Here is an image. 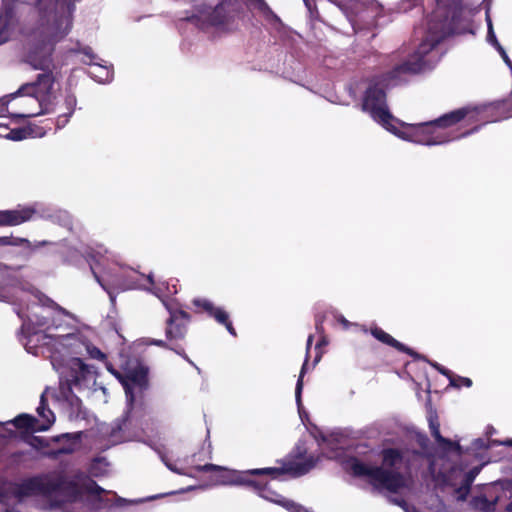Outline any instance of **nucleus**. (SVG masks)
Here are the masks:
<instances>
[{"label":"nucleus","instance_id":"obj_22","mask_svg":"<svg viewBox=\"0 0 512 512\" xmlns=\"http://www.w3.org/2000/svg\"><path fill=\"white\" fill-rule=\"evenodd\" d=\"M161 460L170 471L179 475L194 477L193 474L188 471V467L184 465L178 466L176 462H172L166 455H161Z\"/></svg>","mask_w":512,"mask_h":512},{"label":"nucleus","instance_id":"obj_41","mask_svg":"<svg viewBox=\"0 0 512 512\" xmlns=\"http://www.w3.org/2000/svg\"><path fill=\"white\" fill-rule=\"evenodd\" d=\"M59 313H61V314L65 315V316H68V317H69V318H71L72 320H75V318H74L72 315H70L69 313L65 312L63 309H60V310H59Z\"/></svg>","mask_w":512,"mask_h":512},{"label":"nucleus","instance_id":"obj_43","mask_svg":"<svg viewBox=\"0 0 512 512\" xmlns=\"http://www.w3.org/2000/svg\"><path fill=\"white\" fill-rule=\"evenodd\" d=\"M396 504L402 506L405 510V512H409L408 509L405 507V502L404 501H396Z\"/></svg>","mask_w":512,"mask_h":512},{"label":"nucleus","instance_id":"obj_8","mask_svg":"<svg viewBox=\"0 0 512 512\" xmlns=\"http://www.w3.org/2000/svg\"><path fill=\"white\" fill-rule=\"evenodd\" d=\"M343 468L353 476L368 480L378 489L400 492L408 487L409 479L404 475L408 464L403 455L395 449L383 452V467L369 465L357 458L349 457L343 461Z\"/></svg>","mask_w":512,"mask_h":512},{"label":"nucleus","instance_id":"obj_19","mask_svg":"<svg viewBox=\"0 0 512 512\" xmlns=\"http://www.w3.org/2000/svg\"><path fill=\"white\" fill-rule=\"evenodd\" d=\"M193 304L207 312L209 316L213 317L217 322H225L228 318V313L220 307H215L214 304L205 298H196Z\"/></svg>","mask_w":512,"mask_h":512},{"label":"nucleus","instance_id":"obj_36","mask_svg":"<svg viewBox=\"0 0 512 512\" xmlns=\"http://www.w3.org/2000/svg\"><path fill=\"white\" fill-rule=\"evenodd\" d=\"M219 323H220V324H223V325L226 327L227 331H228L231 335H233V336H235V335H236L235 329L233 328L232 323L229 321V317H228V318H226V321H225V322H219Z\"/></svg>","mask_w":512,"mask_h":512},{"label":"nucleus","instance_id":"obj_30","mask_svg":"<svg viewBox=\"0 0 512 512\" xmlns=\"http://www.w3.org/2000/svg\"><path fill=\"white\" fill-rule=\"evenodd\" d=\"M450 385L456 388H460L461 386L470 387L472 385V381L466 377H452L450 381Z\"/></svg>","mask_w":512,"mask_h":512},{"label":"nucleus","instance_id":"obj_28","mask_svg":"<svg viewBox=\"0 0 512 512\" xmlns=\"http://www.w3.org/2000/svg\"><path fill=\"white\" fill-rule=\"evenodd\" d=\"M486 22H487V27H488V34H487V40L489 43H491L495 48L498 47V45H500V43L498 42L497 38H496V35L494 33V30H493V25H492V21H491V18H490V15H489V10L487 9L486 11Z\"/></svg>","mask_w":512,"mask_h":512},{"label":"nucleus","instance_id":"obj_47","mask_svg":"<svg viewBox=\"0 0 512 512\" xmlns=\"http://www.w3.org/2000/svg\"><path fill=\"white\" fill-rule=\"evenodd\" d=\"M46 243H47V242H45V241H44V242H39V243L37 244V246L45 245Z\"/></svg>","mask_w":512,"mask_h":512},{"label":"nucleus","instance_id":"obj_31","mask_svg":"<svg viewBox=\"0 0 512 512\" xmlns=\"http://www.w3.org/2000/svg\"><path fill=\"white\" fill-rule=\"evenodd\" d=\"M335 319L337 322H339L345 330L349 329L352 326H355L356 324L349 322L343 315H336Z\"/></svg>","mask_w":512,"mask_h":512},{"label":"nucleus","instance_id":"obj_6","mask_svg":"<svg viewBox=\"0 0 512 512\" xmlns=\"http://www.w3.org/2000/svg\"><path fill=\"white\" fill-rule=\"evenodd\" d=\"M54 78L39 74L35 82L23 84L15 93L0 98V116L8 114L14 123L51 113L55 106Z\"/></svg>","mask_w":512,"mask_h":512},{"label":"nucleus","instance_id":"obj_7","mask_svg":"<svg viewBox=\"0 0 512 512\" xmlns=\"http://www.w3.org/2000/svg\"><path fill=\"white\" fill-rule=\"evenodd\" d=\"M194 469L200 472H208L212 470L218 471L219 474L215 476L213 481V485L215 486H251L261 498L278 504L290 512H308L301 506H298L294 502L282 497L272 488L270 482L264 480L263 477L265 476H269L272 481L276 480L284 473L283 468L269 467L238 471L214 464H205L202 466H195Z\"/></svg>","mask_w":512,"mask_h":512},{"label":"nucleus","instance_id":"obj_29","mask_svg":"<svg viewBox=\"0 0 512 512\" xmlns=\"http://www.w3.org/2000/svg\"><path fill=\"white\" fill-rule=\"evenodd\" d=\"M317 460L314 459L313 456H310L305 463H297V473L298 474H305L307 473L311 468H313L316 464Z\"/></svg>","mask_w":512,"mask_h":512},{"label":"nucleus","instance_id":"obj_26","mask_svg":"<svg viewBox=\"0 0 512 512\" xmlns=\"http://www.w3.org/2000/svg\"><path fill=\"white\" fill-rule=\"evenodd\" d=\"M496 444L499 443L494 440H489L488 438H477L472 442L470 449L473 452H478L483 449H488Z\"/></svg>","mask_w":512,"mask_h":512},{"label":"nucleus","instance_id":"obj_35","mask_svg":"<svg viewBox=\"0 0 512 512\" xmlns=\"http://www.w3.org/2000/svg\"><path fill=\"white\" fill-rule=\"evenodd\" d=\"M123 429L122 425H117L116 428L112 429L111 437L113 443H118L122 439L117 436V431H121Z\"/></svg>","mask_w":512,"mask_h":512},{"label":"nucleus","instance_id":"obj_42","mask_svg":"<svg viewBox=\"0 0 512 512\" xmlns=\"http://www.w3.org/2000/svg\"><path fill=\"white\" fill-rule=\"evenodd\" d=\"M312 341H313V336L310 335L307 339V349L310 348L311 344H312Z\"/></svg>","mask_w":512,"mask_h":512},{"label":"nucleus","instance_id":"obj_5","mask_svg":"<svg viewBox=\"0 0 512 512\" xmlns=\"http://www.w3.org/2000/svg\"><path fill=\"white\" fill-rule=\"evenodd\" d=\"M88 257L92 273L114 301V290L148 289L161 299L160 289L154 286L152 275L145 276L136 270L123 267L118 255L102 244L89 248Z\"/></svg>","mask_w":512,"mask_h":512},{"label":"nucleus","instance_id":"obj_4","mask_svg":"<svg viewBox=\"0 0 512 512\" xmlns=\"http://www.w3.org/2000/svg\"><path fill=\"white\" fill-rule=\"evenodd\" d=\"M437 9L429 20L426 38L396 72L419 73L431 69L438 57L433 49L447 34L473 16L474 10L463 6L461 0H436Z\"/></svg>","mask_w":512,"mask_h":512},{"label":"nucleus","instance_id":"obj_11","mask_svg":"<svg viewBox=\"0 0 512 512\" xmlns=\"http://www.w3.org/2000/svg\"><path fill=\"white\" fill-rule=\"evenodd\" d=\"M108 370L120 381L122 384L128 405H132L135 398L140 395L147 387L148 370L138 361H131L123 368V372L117 371L111 367Z\"/></svg>","mask_w":512,"mask_h":512},{"label":"nucleus","instance_id":"obj_23","mask_svg":"<svg viewBox=\"0 0 512 512\" xmlns=\"http://www.w3.org/2000/svg\"><path fill=\"white\" fill-rule=\"evenodd\" d=\"M250 6L261 12L268 19L278 20L277 16L271 11L264 0H248Z\"/></svg>","mask_w":512,"mask_h":512},{"label":"nucleus","instance_id":"obj_25","mask_svg":"<svg viewBox=\"0 0 512 512\" xmlns=\"http://www.w3.org/2000/svg\"><path fill=\"white\" fill-rule=\"evenodd\" d=\"M24 246L29 247L30 243L25 238H18L13 236H2L0 237V246Z\"/></svg>","mask_w":512,"mask_h":512},{"label":"nucleus","instance_id":"obj_15","mask_svg":"<svg viewBox=\"0 0 512 512\" xmlns=\"http://www.w3.org/2000/svg\"><path fill=\"white\" fill-rule=\"evenodd\" d=\"M429 426L433 437L435 438L438 448L442 455L439 457L456 456L459 457L461 454V447L458 443L450 441L440 434V425L438 421L430 418Z\"/></svg>","mask_w":512,"mask_h":512},{"label":"nucleus","instance_id":"obj_2","mask_svg":"<svg viewBox=\"0 0 512 512\" xmlns=\"http://www.w3.org/2000/svg\"><path fill=\"white\" fill-rule=\"evenodd\" d=\"M493 108V105L483 108L466 107L447 113L431 122L408 124L400 122L390 113L385 92L378 84H369L362 101V110L387 131L402 140L426 146L442 145L470 134L476 128L457 134L456 126L460 122L470 124L483 120V114Z\"/></svg>","mask_w":512,"mask_h":512},{"label":"nucleus","instance_id":"obj_24","mask_svg":"<svg viewBox=\"0 0 512 512\" xmlns=\"http://www.w3.org/2000/svg\"><path fill=\"white\" fill-rule=\"evenodd\" d=\"M304 373H305V364H303V366H302L301 373H300V376L298 378V381H297V384H296V389H295V398H296L298 412H299V415H300L301 419H303V413H304L302 402H301V394H302V389H303V375H304Z\"/></svg>","mask_w":512,"mask_h":512},{"label":"nucleus","instance_id":"obj_1","mask_svg":"<svg viewBox=\"0 0 512 512\" xmlns=\"http://www.w3.org/2000/svg\"><path fill=\"white\" fill-rule=\"evenodd\" d=\"M50 314L47 308L35 305L25 316L20 341L26 351L38 355L47 346L53 353L51 363L54 369L69 388L93 380V366L85 364L79 357H71L66 364H62L58 361V355H83L85 352L90 358L103 361L105 354L92 345L82 332L74 327L62 326Z\"/></svg>","mask_w":512,"mask_h":512},{"label":"nucleus","instance_id":"obj_18","mask_svg":"<svg viewBox=\"0 0 512 512\" xmlns=\"http://www.w3.org/2000/svg\"><path fill=\"white\" fill-rule=\"evenodd\" d=\"M193 304L207 312L209 316L213 317L217 322H225L228 318V313L220 307H215L214 304L205 298H196Z\"/></svg>","mask_w":512,"mask_h":512},{"label":"nucleus","instance_id":"obj_34","mask_svg":"<svg viewBox=\"0 0 512 512\" xmlns=\"http://www.w3.org/2000/svg\"><path fill=\"white\" fill-rule=\"evenodd\" d=\"M432 366L435 369H437L441 374L447 376L449 378V381H451V378L453 377V375L451 374V372L449 370H447L446 368L442 367L438 363H433Z\"/></svg>","mask_w":512,"mask_h":512},{"label":"nucleus","instance_id":"obj_39","mask_svg":"<svg viewBox=\"0 0 512 512\" xmlns=\"http://www.w3.org/2000/svg\"><path fill=\"white\" fill-rule=\"evenodd\" d=\"M147 344H154V345H157V346H165V342L163 340H152V339H148L146 341Z\"/></svg>","mask_w":512,"mask_h":512},{"label":"nucleus","instance_id":"obj_48","mask_svg":"<svg viewBox=\"0 0 512 512\" xmlns=\"http://www.w3.org/2000/svg\"><path fill=\"white\" fill-rule=\"evenodd\" d=\"M505 444L512 446V440L505 442Z\"/></svg>","mask_w":512,"mask_h":512},{"label":"nucleus","instance_id":"obj_44","mask_svg":"<svg viewBox=\"0 0 512 512\" xmlns=\"http://www.w3.org/2000/svg\"><path fill=\"white\" fill-rule=\"evenodd\" d=\"M303 1H304V3H305L306 7H307L309 10H311V3H310V1H309V0H303Z\"/></svg>","mask_w":512,"mask_h":512},{"label":"nucleus","instance_id":"obj_12","mask_svg":"<svg viewBox=\"0 0 512 512\" xmlns=\"http://www.w3.org/2000/svg\"><path fill=\"white\" fill-rule=\"evenodd\" d=\"M163 305L170 314L167 321L166 336L169 340H177L184 338L186 334V326L189 322V315L178 309L174 301L161 298Z\"/></svg>","mask_w":512,"mask_h":512},{"label":"nucleus","instance_id":"obj_27","mask_svg":"<svg viewBox=\"0 0 512 512\" xmlns=\"http://www.w3.org/2000/svg\"><path fill=\"white\" fill-rule=\"evenodd\" d=\"M77 104L76 97L72 94H69L65 98V105L67 112L64 113L65 119L63 120V124H65L68 121V118L73 114L75 107Z\"/></svg>","mask_w":512,"mask_h":512},{"label":"nucleus","instance_id":"obj_46","mask_svg":"<svg viewBox=\"0 0 512 512\" xmlns=\"http://www.w3.org/2000/svg\"><path fill=\"white\" fill-rule=\"evenodd\" d=\"M326 343H327V342H326V340L323 338V339L320 341V343H318V346H319V345H322V344H326Z\"/></svg>","mask_w":512,"mask_h":512},{"label":"nucleus","instance_id":"obj_9","mask_svg":"<svg viewBox=\"0 0 512 512\" xmlns=\"http://www.w3.org/2000/svg\"><path fill=\"white\" fill-rule=\"evenodd\" d=\"M452 457L457 458L456 456L432 458L429 461V472L437 485L453 487L457 498L464 500L480 468L476 467L465 472L463 468L451 463Z\"/></svg>","mask_w":512,"mask_h":512},{"label":"nucleus","instance_id":"obj_21","mask_svg":"<svg viewBox=\"0 0 512 512\" xmlns=\"http://www.w3.org/2000/svg\"><path fill=\"white\" fill-rule=\"evenodd\" d=\"M12 21V10L6 8L5 11H0V44L7 41Z\"/></svg>","mask_w":512,"mask_h":512},{"label":"nucleus","instance_id":"obj_33","mask_svg":"<svg viewBox=\"0 0 512 512\" xmlns=\"http://www.w3.org/2000/svg\"><path fill=\"white\" fill-rule=\"evenodd\" d=\"M498 50V52L500 53L502 59L504 60V62L510 67V69L512 70V62L511 60L509 59L507 53L505 52L504 48L501 46V45H498V47L496 48Z\"/></svg>","mask_w":512,"mask_h":512},{"label":"nucleus","instance_id":"obj_17","mask_svg":"<svg viewBox=\"0 0 512 512\" xmlns=\"http://www.w3.org/2000/svg\"><path fill=\"white\" fill-rule=\"evenodd\" d=\"M80 434L74 433V434H61L53 438V441L55 442H63V445L58 448L53 455H59V454H70L76 451L80 447V441H79Z\"/></svg>","mask_w":512,"mask_h":512},{"label":"nucleus","instance_id":"obj_49","mask_svg":"<svg viewBox=\"0 0 512 512\" xmlns=\"http://www.w3.org/2000/svg\"><path fill=\"white\" fill-rule=\"evenodd\" d=\"M320 325H321V323L317 321V323H316L317 329H319Z\"/></svg>","mask_w":512,"mask_h":512},{"label":"nucleus","instance_id":"obj_37","mask_svg":"<svg viewBox=\"0 0 512 512\" xmlns=\"http://www.w3.org/2000/svg\"><path fill=\"white\" fill-rule=\"evenodd\" d=\"M100 464H105L106 465V462L104 460H97V461H95V463L91 466V473H92V475L99 476L101 474V472L96 470L97 465H100Z\"/></svg>","mask_w":512,"mask_h":512},{"label":"nucleus","instance_id":"obj_38","mask_svg":"<svg viewBox=\"0 0 512 512\" xmlns=\"http://www.w3.org/2000/svg\"><path fill=\"white\" fill-rule=\"evenodd\" d=\"M177 354L181 355L184 359H186L190 364L194 365V363L187 357L184 353L183 349L172 348Z\"/></svg>","mask_w":512,"mask_h":512},{"label":"nucleus","instance_id":"obj_16","mask_svg":"<svg viewBox=\"0 0 512 512\" xmlns=\"http://www.w3.org/2000/svg\"><path fill=\"white\" fill-rule=\"evenodd\" d=\"M10 124H15L10 120L7 113L3 117L0 116V137L19 141L26 138L27 132L21 128H11Z\"/></svg>","mask_w":512,"mask_h":512},{"label":"nucleus","instance_id":"obj_3","mask_svg":"<svg viewBox=\"0 0 512 512\" xmlns=\"http://www.w3.org/2000/svg\"><path fill=\"white\" fill-rule=\"evenodd\" d=\"M24 495L42 497L50 508H65L68 504L94 505L93 501L106 491L90 477L79 473L73 479L61 474H47L25 481L21 486Z\"/></svg>","mask_w":512,"mask_h":512},{"label":"nucleus","instance_id":"obj_14","mask_svg":"<svg viewBox=\"0 0 512 512\" xmlns=\"http://www.w3.org/2000/svg\"><path fill=\"white\" fill-rule=\"evenodd\" d=\"M79 52L82 53L85 57H87V60H83V61L87 64H90L88 73L95 81H97L99 83H107L112 80V78H113L112 70L107 66H104V65H101L98 63H94L96 56L93 54V51L90 47H88V46L81 47Z\"/></svg>","mask_w":512,"mask_h":512},{"label":"nucleus","instance_id":"obj_32","mask_svg":"<svg viewBox=\"0 0 512 512\" xmlns=\"http://www.w3.org/2000/svg\"><path fill=\"white\" fill-rule=\"evenodd\" d=\"M59 219L61 220V224L64 225V226H70L71 224V217L70 215L65 212V211H60L59 212Z\"/></svg>","mask_w":512,"mask_h":512},{"label":"nucleus","instance_id":"obj_20","mask_svg":"<svg viewBox=\"0 0 512 512\" xmlns=\"http://www.w3.org/2000/svg\"><path fill=\"white\" fill-rule=\"evenodd\" d=\"M371 334L379 341H381L387 345H390L392 347H395L396 349H398L400 351H405V352L409 353V349L405 348V346L403 344H401L399 341L394 339L391 335H389L382 329L374 328L371 330Z\"/></svg>","mask_w":512,"mask_h":512},{"label":"nucleus","instance_id":"obj_10","mask_svg":"<svg viewBox=\"0 0 512 512\" xmlns=\"http://www.w3.org/2000/svg\"><path fill=\"white\" fill-rule=\"evenodd\" d=\"M52 395L53 393L49 388H46L41 394L40 404L36 410L40 419H37L30 414H20L13 420L0 422V437H11L14 434L11 429L7 428L8 425H13L18 429H24L27 432L48 430L55 422L54 413L46 406V401Z\"/></svg>","mask_w":512,"mask_h":512},{"label":"nucleus","instance_id":"obj_50","mask_svg":"<svg viewBox=\"0 0 512 512\" xmlns=\"http://www.w3.org/2000/svg\"><path fill=\"white\" fill-rule=\"evenodd\" d=\"M508 510H512V504L508 506Z\"/></svg>","mask_w":512,"mask_h":512},{"label":"nucleus","instance_id":"obj_13","mask_svg":"<svg viewBox=\"0 0 512 512\" xmlns=\"http://www.w3.org/2000/svg\"><path fill=\"white\" fill-rule=\"evenodd\" d=\"M40 213V205L32 204L26 206H18L12 210L3 211V225H20L24 222L36 218Z\"/></svg>","mask_w":512,"mask_h":512},{"label":"nucleus","instance_id":"obj_40","mask_svg":"<svg viewBox=\"0 0 512 512\" xmlns=\"http://www.w3.org/2000/svg\"><path fill=\"white\" fill-rule=\"evenodd\" d=\"M198 488H204V486H190V487H188L186 489L179 490L178 493H183V492L195 490V489H198Z\"/></svg>","mask_w":512,"mask_h":512},{"label":"nucleus","instance_id":"obj_45","mask_svg":"<svg viewBox=\"0 0 512 512\" xmlns=\"http://www.w3.org/2000/svg\"><path fill=\"white\" fill-rule=\"evenodd\" d=\"M3 211H0V225H3Z\"/></svg>","mask_w":512,"mask_h":512}]
</instances>
